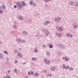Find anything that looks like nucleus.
Here are the masks:
<instances>
[{"mask_svg": "<svg viewBox=\"0 0 78 78\" xmlns=\"http://www.w3.org/2000/svg\"><path fill=\"white\" fill-rule=\"evenodd\" d=\"M17 5L18 8H22V6H26V4L23 2H22L21 3L19 2H17Z\"/></svg>", "mask_w": 78, "mask_h": 78, "instance_id": "f257e3e1", "label": "nucleus"}, {"mask_svg": "<svg viewBox=\"0 0 78 78\" xmlns=\"http://www.w3.org/2000/svg\"><path fill=\"white\" fill-rule=\"evenodd\" d=\"M61 20V17L58 16L57 18H55L54 20V21L55 23H58V22H60Z\"/></svg>", "mask_w": 78, "mask_h": 78, "instance_id": "f03ea898", "label": "nucleus"}, {"mask_svg": "<svg viewBox=\"0 0 78 78\" xmlns=\"http://www.w3.org/2000/svg\"><path fill=\"white\" fill-rule=\"evenodd\" d=\"M58 46L59 48H60L62 49H64L66 47L62 44H59L58 45Z\"/></svg>", "mask_w": 78, "mask_h": 78, "instance_id": "7ed1b4c3", "label": "nucleus"}, {"mask_svg": "<svg viewBox=\"0 0 78 78\" xmlns=\"http://www.w3.org/2000/svg\"><path fill=\"white\" fill-rule=\"evenodd\" d=\"M73 27L74 28V29H77L78 28V25L76 24V23H75L73 25Z\"/></svg>", "mask_w": 78, "mask_h": 78, "instance_id": "20e7f679", "label": "nucleus"}, {"mask_svg": "<svg viewBox=\"0 0 78 78\" xmlns=\"http://www.w3.org/2000/svg\"><path fill=\"white\" fill-rule=\"evenodd\" d=\"M56 28L57 30H58L60 31H63V29L61 27H57Z\"/></svg>", "mask_w": 78, "mask_h": 78, "instance_id": "39448f33", "label": "nucleus"}, {"mask_svg": "<svg viewBox=\"0 0 78 78\" xmlns=\"http://www.w3.org/2000/svg\"><path fill=\"white\" fill-rule=\"evenodd\" d=\"M75 4V2L73 1H71L69 2V5H73Z\"/></svg>", "mask_w": 78, "mask_h": 78, "instance_id": "423d86ee", "label": "nucleus"}, {"mask_svg": "<svg viewBox=\"0 0 78 78\" xmlns=\"http://www.w3.org/2000/svg\"><path fill=\"white\" fill-rule=\"evenodd\" d=\"M0 8L1 10H3L4 9H5V5L3 4L1 7Z\"/></svg>", "mask_w": 78, "mask_h": 78, "instance_id": "0eeeda50", "label": "nucleus"}, {"mask_svg": "<svg viewBox=\"0 0 78 78\" xmlns=\"http://www.w3.org/2000/svg\"><path fill=\"white\" fill-rule=\"evenodd\" d=\"M56 69V67H52L51 68V71H55V69Z\"/></svg>", "mask_w": 78, "mask_h": 78, "instance_id": "6e6552de", "label": "nucleus"}, {"mask_svg": "<svg viewBox=\"0 0 78 78\" xmlns=\"http://www.w3.org/2000/svg\"><path fill=\"white\" fill-rule=\"evenodd\" d=\"M44 61H45L47 64H49V60H47V59L45 58L44 59Z\"/></svg>", "mask_w": 78, "mask_h": 78, "instance_id": "1a4fd4ad", "label": "nucleus"}, {"mask_svg": "<svg viewBox=\"0 0 78 78\" xmlns=\"http://www.w3.org/2000/svg\"><path fill=\"white\" fill-rule=\"evenodd\" d=\"M18 56H20V58H22V55H21L20 53H18Z\"/></svg>", "mask_w": 78, "mask_h": 78, "instance_id": "9d476101", "label": "nucleus"}, {"mask_svg": "<svg viewBox=\"0 0 78 78\" xmlns=\"http://www.w3.org/2000/svg\"><path fill=\"white\" fill-rule=\"evenodd\" d=\"M58 36L59 37H61V36H62V34L61 33H59L58 34Z\"/></svg>", "mask_w": 78, "mask_h": 78, "instance_id": "9b49d317", "label": "nucleus"}, {"mask_svg": "<svg viewBox=\"0 0 78 78\" xmlns=\"http://www.w3.org/2000/svg\"><path fill=\"white\" fill-rule=\"evenodd\" d=\"M35 76H36V77H37L39 76V74L37 73H36L35 74Z\"/></svg>", "mask_w": 78, "mask_h": 78, "instance_id": "f8f14e48", "label": "nucleus"}, {"mask_svg": "<svg viewBox=\"0 0 78 78\" xmlns=\"http://www.w3.org/2000/svg\"><path fill=\"white\" fill-rule=\"evenodd\" d=\"M19 18L20 19V20H23V18H22V16H19Z\"/></svg>", "mask_w": 78, "mask_h": 78, "instance_id": "ddd939ff", "label": "nucleus"}, {"mask_svg": "<svg viewBox=\"0 0 78 78\" xmlns=\"http://www.w3.org/2000/svg\"><path fill=\"white\" fill-rule=\"evenodd\" d=\"M50 45L49 48H53V45H52V44H50Z\"/></svg>", "mask_w": 78, "mask_h": 78, "instance_id": "4468645a", "label": "nucleus"}, {"mask_svg": "<svg viewBox=\"0 0 78 78\" xmlns=\"http://www.w3.org/2000/svg\"><path fill=\"white\" fill-rule=\"evenodd\" d=\"M66 36L67 37H70V34L69 33L67 34H66Z\"/></svg>", "mask_w": 78, "mask_h": 78, "instance_id": "2eb2a0df", "label": "nucleus"}, {"mask_svg": "<svg viewBox=\"0 0 78 78\" xmlns=\"http://www.w3.org/2000/svg\"><path fill=\"white\" fill-rule=\"evenodd\" d=\"M75 6H78V2H76L75 3Z\"/></svg>", "mask_w": 78, "mask_h": 78, "instance_id": "dca6fc26", "label": "nucleus"}, {"mask_svg": "<svg viewBox=\"0 0 78 78\" xmlns=\"http://www.w3.org/2000/svg\"><path fill=\"white\" fill-rule=\"evenodd\" d=\"M65 68H66V65L63 64L62 66V69H64Z\"/></svg>", "mask_w": 78, "mask_h": 78, "instance_id": "f3484780", "label": "nucleus"}, {"mask_svg": "<svg viewBox=\"0 0 78 78\" xmlns=\"http://www.w3.org/2000/svg\"><path fill=\"white\" fill-rule=\"evenodd\" d=\"M23 33L24 34H27V32L26 31H24L23 32Z\"/></svg>", "mask_w": 78, "mask_h": 78, "instance_id": "a211bd4d", "label": "nucleus"}, {"mask_svg": "<svg viewBox=\"0 0 78 78\" xmlns=\"http://www.w3.org/2000/svg\"><path fill=\"white\" fill-rule=\"evenodd\" d=\"M32 59L33 61H36L37 59V58H32Z\"/></svg>", "mask_w": 78, "mask_h": 78, "instance_id": "6ab92c4d", "label": "nucleus"}, {"mask_svg": "<svg viewBox=\"0 0 78 78\" xmlns=\"http://www.w3.org/2000/svg\"><path fill=\"white\" fill-rule=\"evenodd\" d=\"M66 69H67L68 70L69 69V66H67L65 68Z\"/></svg>", "mask_w": 78, "mask_h": 78, "instance_id": "aec40b11", "label": "nucleus"}, {"mask_svg": "<svg viewBox=\"0 0 78 78\" xmlns=\"http://www.w3.org/2000/svg\"><path fill=\"white\" fill-rule=\"evenodd\" d=\"M65 61H69V58L66 57L65 58Z\"/></svg>", "mask_w": 78, "mask_h": 78, "instance_id": "412c9836", "label": "nucleus"}, {"mask_svg": "<svg viewBox=\"0 0 78 78\" xmlns=\"http://www.w3.org/2000/svg\"><path fill=\"white\" fill-rule=\"evenodd\" d=\"M17 42H20L21 41V40H20V39L17 38Z\"/></svg>", "mask_w": 78, "mask_h": 78, "instance_id": "4be33fe9", "label": "nucleus"}, {"mask_svg": "<svg viewBox=\"0 0 78 78\" xmlns=\"http://www.w3.org/2000/svg\"><path fill=\"white\" fill-rule=\"evenodd\" d=\"M35 53H37V52H38V50H37V49H35Z\"/></svg>", "mask_w": 78, "mask_h": 78, "instance_id": "5701e85b", "label": "nucleus"}, {"mask_svg": "<svg viewBox=\"0 0 78 78\" xmlns=\"http://www.w3.org/2000/svg\"><path fill=\"white\" fill-rule=\"evenodd\" d=\"M73 70V68L72 67H71V69H69V70H71V71Z\"/></svg>", "mask_w": 78, "mask_h": 78, "instance_id": "b1692460", "label": "nucleus"}, {"mask_svg": "<svg viewBox=\"0 0 78 78\" xmlns=\"http://www.w3.org/2000/svg\"><path fill=\"white\" fill-rule=\"evenodd\" d=\"M33 1H31L30 2V5H33Z\"/></svg>", "mask_w": 78, "mask_h": 78, "instance_id": "393cba45", "label": "nucleus"}, {"mask_svg": "<svg viewBox=\"0 0 78 78\" xmlns=\"http://www.w3.org/2000/svg\"><path fill=\"white\" fill-rule=\"evenodd\" d=\"M4 53H5V54H6L7 55H8V52L6 51H4Z\"/></svg>", "mask_w": 78, "mask_h": 78, "instance_id": "a878e982", "label": "nucleus"}, {"mask_svg": "<svg viewBox=\"0 0 78 78\" xmlns=\"http://www.w3.org/2000/svg\"><path fill=\"white\" fill-rule=\"evenodd\" d=\"M3 57V55L1 53H0V58H2Z\"/></svg>", "mask_w": 78, "mask_h": 78, "instance_id": "bb28decb", "label": "nucleus"}, {"mask_svg": "<svg viewBox=\"0 0 78 78\" xmlns=\"http://www.w3.org/2000/svg\"><path fill=\"white\" fill-rule=\"evenodd\" d=\"M21 41L22 42H23V43H24V42H25V41L24 40H22Z\"/></svg>", "mask_w": 78, "mask_h": 78, "instance_id": "cd10ccee", "label": "nucleus"}, {"mask_svg": "<svg viewBox=\"0 0 78 78\" xmlns=\"http://www.w3.org/2000/svg\"><path fill=\"white\" fill-rule=\"evenodd\" d=\"M2 12H3V10H0V13H2Z\"/></svg>", "mask_w": 78, "mask_h": 78, "instance_id": "c85d7f7f", "label": "nucleus"}, {"mask_svg": "<svg viewBox=\"0 0 78 78\" xmlns=\"http://www.w3.org/2000/svg\"><path fill=\"white\" fill-rule=\"evenodd\" d=\"M33 5L34 6H36V4L35 3H34Z\"/></svg>", "mask_w": 78, "mask_h": 78, "instance_id": "c756f323", "label": "nucleus"}, {"mask_svg": "<svg viewBox=\"0 0 78 78\" xmlns=\"http://www.w3.org/2000/svg\"><path fill=\"white\" fill-rule=\"evenodd\" d=\"M58 62H61V59H58Z\"/></svg>", "mask_w": 78, "mask_h": 78, "instance_id": "7c9ffc66", "label": "nucleus"}, {"mask_svg": "<svg viewBox=\"0 0 78 78\" xmlns=\"http://www.w3.org/2000/svg\"><path fill=\"white\" fill-rule=\"evenodd\" d=\"M70 36L71 37H73V35L72 34H70Z\"/></svg>", "mask_w": 78, "mask_h": 78, "instance_id": "2f4dec72", "label": "nucleus"}, {"mask_svg": "<svg viewBox=\"0 0 78 78\" xmlns=\"http://www.w3.org/2000/svg\"><path fill=\"white\" fill-rule=\"evenodd\" d=\"M49 1V0H45V2H48Z\"/></svg>", "mask_w": 78, "mask_h": 78, "instance_id": "473e14b6", "label": "nucleus"}, {"mask_svg": "<svg viewBox=\"0 0 78 78\" xmlns=\"http://www.w3.org/2000/svg\"><path fill=\"white\" fill-rule=\"evenodd\" d=\"M46 24H48V23H49V22H48V21L46 22Z\"/></svg>", "mask_w": 78, "mask_h": 78, "instance_id": "72a5a7b5", "label": "nucleus"}, {"mask_svg": "<svg viewBox=\"0 0 78 78\" xmlns=\"http://www.w3.org/2000/svg\"><path fill=\"white\" fill-rule=\"evenodd\" d=\"M31 73H32V75H34V72L33 71H32L31 72Z\"/></svg>", "mask_w": 78, "mask_h": 78, "instance_id": "f704fd0d", "label": "nucleus"}, {"mask_svg": "<svg viewBox=\"0 0 78 78\" xmlns=\"http://www.w3.org/2000/svg\"><path fill=\"white\" fill-rule=\"evenodd\" d=\"M14 8H17V6L16 5H14Z\"/></svg>", "mask_w": 78, "mask_h": 78, "instance_id": "c9c22d12", "label": "nucleus"}, {"mask_svg": "<svg viewBox=\"0 0 78 78\" xmlns=\"http://www.w3.org/2000/svg\"><path fill=\"white\" fill-rule=\"evenodd\" d=\"M47 55H49V52H47Z\"/></svg>", "mask_w": 78, "mask_h": 78, "instance_id": "e433bc0d", "label": "nucleus"}, {"mask_svg": "<svg viewBox=\"0 0 78 78\" xmlns=\"http://www.w3.org/2000/svg\"><path fill=\"white\" fill-rule=\"evenodd\" d=\"M62 54V53H61L59 52V55H61Z\"/></svg>", "mask_w": 78, "mask_h": 78, "instance_id": "4c0bfd02", "label": "nucleus"}, {"mask_svg": "<svg viewBox=\"0 0 78 78\" xmlns=\"http://www.w3.org/2000/svg\"><path fill=\"white\" fill-rule=\"evenodd\" d=\"M49 75L51 77V76H52V74H49Z\"/></svg>", "mask_w": 78, "mask_h": 78, "instance_id": "58836bf2", "label": "nucleus"}, {"mask_svg": "<svg viewBox=\"0 0 78 78\" xmlns=\"http://www.w3.org/2000/svg\"><path fill=\"white\" fill-rule=\"evenodd\" d=\"M30 72H29L28 73V75H30Z\"/></svg>", "mask_w": 78, "mask_h": 78, "instance_id": "ea45409f", "label": "nucleus"}, {"mask_svg": "<svg viewBox=\"0 0 78 78\" xmlns=\"http://www.w3.org/2000/svg\"><path fill=\"white\" fill-rule=\"evenodd\" d=\"M17 62H18V61H16L15 62V64H16V63H17Z\"/></svg>", "mask_w": 78, "mask_h": 78, "instance_id": "a19ab883", "label": "nucleus"}, {"mask_svg": "<svg viewBox=\"0 0 78 78\" xmlns=\"http://www.w3.org/2000/svg\"><path fill=\"white\" fill-rule=\"evenodd\" d=\"M43 72H47V70H44Z\"/></svg>", "mask_w": 78, "mask_h": 78, "instance_id": "79ce46f5", "label": "nucleus"}, {"mask_svg": "<svg viewBox=\"0 0 78 78\" xmlns=\"http://www.w3.org/2000/svg\"><path fill=\"white\" fill-rule=\"evenodd\" d=\"M14 28L15 29L16 28V26H14Z\"/></svg>", "mask_w": 78, "mask_h": 78, "instance_id": "37998d69", "label": "nucleus"}, {"mask_svg": "<svg viewBox=\"0 0 78 78\" xmlns=\"http://www.w3.org/2000/svg\"><path fill=\"white\" fill-rule=\"evenodd\" d=\"M8 73H10V71L9 70L8 71Z\"/></svg>", "mask_w": 78, "mask_h": 78, "instance_id": "c03bdc74", "label": "nucleus"}, {"mask_svg": "<svg viewBox=\"0 0 78 78\" xmlns=\"http://www.w3.org/2000/svg\"><path fill=\"white\" fill-rule=\"evenodd\" d=\"M43 47H44V48H45V45H44L43 46Z\"/></svg>", "mask_w": 78, "mask_h": 78, "instance_id": "a18cd8bd", "label": "nucleus"}, {"mask_svg": "<svg viewBox=\"0 0 78 78\" xmlns=\"http://www.w3.org/2000/svg\"><path fill=\"white\" fill-rule=\"evenodd\" d=\"M14 72H17V70H14Z\"/></svg>", "mask_w": 78, "mask_h": 78, "instance_id": "49530a36", "label": "nucleus"}, {"mask_svg": "<svg viewBox=\"0 0 78 78\" xmlns=\"http://www.w3.org/2000/svg\"><path fill=\"white\" fill-rule=\"evenodd\" d=\"M58 33H55V35L56 36V35H58Z\"/></svg>", "mask_w": 78, "mask_h": 78, "instance_id": "de8ad7c7", "label": "nucleus"}, {"mask_svg": "<svg viewBox=\"0 0 78 78\" xmlns=\"http://www.w3.org/2000/svg\"><path fill=\"white\" fill-rule=\"evenodd\" d=\"M15 52H17V50H15Z\"/></svg>", "mask_w": 78, "mask_h": 78, "instance_id": "09e8293b", "label": "nucleus"}, {"mask_svg": "<svg viewBox=\"0 0 78 78\" xmlns=\"http://www.w3.org/2000/svg\"><path fill=\"white\" fill-rule=\"evenodd\" d=\"M65 58L64 57H63L62 59H64Z\"/></svg>", "mask_w": 78, "mask_h": 78, "instance_id": "8fccbe9b", "label": "nucleus"}, {"mask_svg": "<svg viewBox=\"0 0 78 78\" xmlns=\"http://www.w3.org/2000/svg\"><path fill=\"white\" fill-rule=\"evenodd\" d=\"M26 64V63H23V64Z\"/></svg>", "mask_w": 78, "mask_h": 78, "instance_id": "3c124183", "label": "nucleus"}, {"mask_svg": "<svg viewBox=\"0 0 78 78\" xmlns=\"http://www.w3.org/2000/svg\"><path fill=\"white\" fill-rule=\"evenodd\" d=\"M19 50H21V48H20V49H19Z\"/></svg>", "mask_w": 78, "mask_h": 78, "instance_id": "603ef678", "label": "nucleus"}, {"mask_svg": "<svg viewBox=\"0 0 78 78\" xmlns=\"http://www.w3.org/2000/svg\"><path fill=\"white\" fill-rule=\"evenodd\" d=\"M4 78H6V76H4Z\"/></svg>", "mask_w": 78, "mask_h": 78, "instance_id": "864d4df0", "label": "nucleus"}, {"mask_svg": "<svg viewBox=\"0 0 78 78\" xmlns=\"http://www.w3.org/2000/svg\"><path fill=\"white\" fill-rule=\"evenodd\" d=\"M48 35H47V36H48Z\"/></svg>", "mask_w": 78, "mask_h": 78, "instance_id": "5fc2aeb1", "label": "nucleus"}]
</instances>
